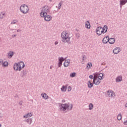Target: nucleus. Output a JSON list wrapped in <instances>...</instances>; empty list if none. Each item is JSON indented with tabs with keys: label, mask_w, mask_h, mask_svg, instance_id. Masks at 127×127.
I'll list each match as a JSON object with an SVG mask.
<instances>
[{
	"label": "nucleus",
	"mask_w": 127,
	"mask_h": 127,
	"mask_svg": "<svg viewBox=\"0 0 127 127\" xmlns=\"http://www.w3.org/2000/svg\"><path fill=\"white\" fill-rule=\"evenodd\" d=\"M114 95V92H113V91L111 90H109L107 92V95L108 97H110L111 98L113 97V95Z\"/></svg>",
	"instance_id": "nucleus-10"
},
{
	"label": "nucleus",
	"mask_w": 127,
	"mask_h": 127,
	"mask_svg": "<svg viewBox=\"0 0 127 127\" xmlns=\"http://www.w3.org/2000/svg\"><path fill=\"white\" fill-rule=\"evenodd\" d=\"M117 119L118 120V121H121V120H122V114L120 113L119 115H118Z\"/></svg>",
	"instance_id": "nucleus-30"
},
{
	"label": "nucleus",
	"mask_w": 127,
	"mask_h": 127,
	"mask_svg": "<svg viewBox=\"0 0 127 127\" xmlns=\"http://www.w3.org/2000/svg\"><path fill=\"white\" fill-rule=\"evenodd\" d=\"M44 19L46 21H50L52 19V17L50 15H47V13L45 14Z\"/></svg>",
	"instance_id": "nucleus-7"
},
{
	"label": "nucleus",
	"mask_w": 127,
	"mask_h": 127,
	"mask_svg": "<svg viewBox=\"0 0 127 127\" xmlns=\"http://www.w3.org/2000/svg\"><path fill=\"white\" fill-rule=\"evenodd\" d=\"M19 105H20V106H22V101H21L19 102Z\"/></svg>",
	"instance_id": "nucleus-44"
},
{
	"label": "nucleus",
	"mask_w": 127,
	"mask_h": 127,
	"mask_svg": "<svg viewBox=\"0 0 127 127\" xmlns=\"http://www.w3.org/2000/svg\"><path fill=\"white\" fill-rule=\"evenodd\" d=\"M55 45H57V44H58V41H56L55 42Z\"/></svg>",
	"instance_id": "nucleus-47"
},
{
	"label": "nucleus",
	"mask_w": 127,
	"mask_h": 127,
	"mask_svg": "<svg viewBox=\"0 0 127 127\" xmlns=\"http://www.w3.org/2000/svg\"><path fill=\"white\" fill-rule=\"evenodd\" d=\"M89 78L90 79H95L94 78V76L93 75H89Z\"/></svg>",
	"instance_id": "nucleus-38"
},
{
	"label": "nucleus",
	"mask_w": 127,
	"mask_h": 127,
	"mask_svg": "<svg viewBox=\"0 0 127 127\" xmlns=\"http://www.w3.org/2000/svg\"><path fill=\"white\" fill-rule=\"evenodd\" d=\"M102 65H104V64H102Z\"/></svg>",
	"instance_id": "nucleus-58"
},
{
	"label": "nucleus",
	"mask_w": 127,
	"mask_h": 127,
	"mask_svg": "<svg viewBox=\"0 0 127 127\" xmlns=\"http://www.w3.org/2000/svg\"><path fill=\"white\" fill-rule=\"evenodd\" d=\"M66 60V58H64L63 57H59V63L58 64V67H61L62 66V63H63V61H65Z\"/></svg>",
	"instance_id": "nucleus-6"
},
{
	"label": "nucleus",
	"mask_w": 127,
	"mask_h": 127,
	"mask_svg": "<svg viewBox=\"0 0 127 127\" xmlns=\"http://www.w3.org/2000/svg\"><path fill=\"white\" fill-rule=\"evenodd\" d=\"M76 36L77 38H79V37H80V34H79V33H76Z\"/></svg>",
	"instance_id": "nucleus-39"
},
{
	"label": "nucleus",
	"mask_w": 127,
	"mask_h": 127,
	"mask_svg": "<svg viewBox=\"0 0 127 127\" xmlns=\"http://www.w3.org/2000/svg\"><path fill=\"white\" fill-rule=\"evenodd\" d=\"M2 66L3 67H7V66H8V62L5 61L4 63H2Z\"/></svg>",
	"instance_id": "nucleus-22"
},
{
	"label": "nucleus",
	"mask_w": 127,
	"mask_h": 127,
	"mask_svg": "<svg viewBox=\"0 0 127 127\" xmlns=\"http://www.w3.org/2000/svg\"><path fill=\"white\" fill-rule=\"evenodd\" d=\"M14 97H15V98H17V97H18V96L17 94H16Z\"/></svg>",
	"instance_id": "nucleus-51"
},
{
	"label": "nucleus",
	"mask_w": 127,
	"mask_h": 127,
	"mask_svg": "<svg viewBox=\"0 0 127 127\" xmlns=\"http://www.w3.org/2000/svg\"><path fill=\"white\" fill-rule=\"evenodd\" d=\"M15 36H16V35L14 34V35H12V37H15Z\"/></svg>",
	"instance_id": "nucleus-52"
},
{
	"label": "nucleus",
	"mask_w": 127,
	"mask_h": 127,
	"mask_svg": "<svg viewBox=\"0 0 127 127\" xmlns=\"http://www.w3.org/2000/svg\"><path fill=\"white\" fill-rule=\"evenodd\" d=\"M19 66L22 67V68H24V67H25V64H24V63H23V62H21L19 63Z\"/></svg>",
	"instance_id": "nucleus-26"
},
{
	"label": "nucleus",
	"mask_w": 127,
	"mask_h": 127,
	"mask_svg": "<svg viewBox=\"0 0 127 127\" xmlns=\"http://www.w3.org/2000/svg\"><path fill=\"white\" fill-rule=\"evenodd\" d=\"M93 107H94V105H93V104L90 103L89 105V110H90V111L93 110Z\"/></svg>",
	"instance_id": "nucleus-27"
},
{
	"label": "nucleus",
	"mask_w": 127,
	"mask_h": 127,
	"mask_svg": "<svg viewBox=\"0 0 127 127\" xmlns=\"http://www.w3.org/2000/svg\"><path fill=\"white\" fill-rule=\"evenodd\" d=\"M86 68L89 69L91 68H92V63H88L87 64V65H86Z\"/></svg>",
	"instance_id": "nucleus-25"
},
{
	"label": "nucleus",
	"mask_w": 127,
	"mask_h": 127,
	"mask_svg": "<svg viewBox=\"0 0 127 127\" xmlns=\"http://www.w3.org/2000/svg\"><path fill=\"white\" fill-rule=\"evenodd\" d=\"M66 90H67V86L63 85L61 88V91H62V92H66Z\"/></svg>",
	"instance_id": "nucleus-23"
},
{
	"label": "nucleus",
	"mask_w": 127,
	"mask_h": 127,
	"mask_svg": "<svg viewBox=\"0 0 127 127\" xmlns=\"http://www.w3.org/2000/svg\"><path fill=\"white\" fill-rule=\"evenodd\" d=\"M25 122H26L27 124H29V125H31V123H32V119L29 118L28 119H26Z\"/></svg>",
	"instance_id": "nucleus-21"
},
{
	"label": "nucleus",
	"mask_w": 127,
	"mask_h": 127,
	"mask_svg": "<svg viewBox=\"0 0 127 127\" xmlns=\"http://www.w3.org/2000/svg\"><path fill=\"white\" fill-rule=\"evenodd\" d=\"M41 96L42 98H43L45 100H47V99H48V96L47 95V94H46V93L42 94Z\"/></svg>",
	"instance_id": "nucleus-24"
},
{
	"label": "nucleus",
	"mask_w": 127,
	"mask_h": 127,
	"mask_svg": "<svg viewBox=\"0 0 127 127\" xmlns=\"http://www.w3.org/2000/svg\"><path fill=\"white\" fill-rule=\"evenodd\" d=\"M0 127H1V124H0Z\"/></svg>",
	"instance_id": "nucleus-55"
},
{
	"label": "nucleus",
	"mask_w": 127,
	"mask_h": 127,
	"mask_svg": "<svg viewBox=\"0 0 127 127\" xmlns=\"http://www.w3.org/2000/svg\"><path fill=\"white\" fill-rule=\"evenodd\" d=\"M87 86L88 88H92V87L94 86V84L91 82V80H89L87 82Z\"/></svg>",
	"instance_id": "nucleus-19"
},
{
	"label": "nucleus",
	"mask_w": 127,
	"mask_h": 127,
	"mask_svg": "<svg viewBox=\"0 0 127 127\" xmlns=\"http://www.w3.org/2000/svg\"><path fill=\"white\" fill-rule=\"evenodd\" d=\"M32 114L31 113H28L26 115L24 116V118H29V117H31Z\"/></svg>",
	"instance_id": "nucleus-29"
},
{
	"label": "nucleus",
	"mask_w": 127,
	"mask_h": 127,
	"mask_svg": "<svg viewBox=\"0 0 127 127\" xmlns=\"http://www.w3.org/2000/svg\"><path fill=\"white\" fill-rule=\"evenodd\" d=\"M115 38H111L110 39H109L108 40V42L110 44H114V43H115Z\"/></svg>",
	"instance_id": "nucleus-16"
},
{
	"label": "nucleus",
	"mask_w": 127,
	"mask_h": 127,
	"mask_svg": "<svg viewBox=\"0 0 127 127\" xmlns=\"http://www.w3.org/2000/svg\"><path fill=\"white\" fill-rule=\"evenodd\" d=\"M98 75H99V80H103V79H104V76H105V74L103 73H98Z\"/></svg>",
	"instance_id": "nucleus-18"
},
{
	"label": "nucleus",
	"mask_w": 127,
	"mask_h": 127,
	"mask_svg": "<svg viewBox=\"0 0 127 127\" xmlns=\"http://www.w3.org/2000/svg\"><path fill=\"white\" fill-rule=\"evenodd\" d=\"M108 31V30H105L104 31V33H107V32Z\"/></svg>",
	"instance_id": "nucleus-49"
},
{
	"label": "nucleus",
	"mask_w": 127,
	"mask_h": 127,
	"mask_svg": "<svg viewBox=\"0 0 127 127\" xmlns=\"http://www.w3.org/2000/svg\"><path fill=\"white\" fill-rule=\"evenodd\" d=\"M96 81H97V78H94L93 80L92 84L94 85H96Z\"/></svg>",
	"instance_id": "nucleus-34"
},
{
	"label": "nucleus",
	"mask_w": 127,
	"mask_h": 127,
	"mask_svg": "<svg viewBox=\"0 0 127 127\" xmlns=\"http://www.w3.org/2000/svg\"><path fill=\"white\" fill-rule=\"evenodd\" d=\"M43 8H44V10H42L43 11H41L40 13V16L41 17H44L45 16V14L47 13V12H49L50 10L48 8V6H44Z\"/></svg>",
	"instance_id": "nucleus-4"
},
{
	"label": "nucleus",
	"mask_w": 127,
	"mask_h": 127,
	"mask_svg": "<svg viewBox=\"0 0 127 127\" xmlns=\"http://www.w3.org/2000/svg\"><path fill=\"white\" fill-rule=\"evenodd\" d=\"M72 109H73V104H72L69 105L67 103L61 104L60 105V109L64 113H67V111H72Z\"/></svg>",
	"instance_id": "nucleus-1"
},
{
	"label": "nucleus",
	"mask_w": 127,
	"mask_h": 127,
	"mask_svg": "<svg viewBox=\"0 0 127 127\" xmlns=\"http://www.w3.org/2000/svg\"><path fill=\"white\" fill-rule=\"evenodd\" d=\"M2 14V13H0V19H2V18H3V16H1V14Z\"/></svg>",
	"instance_id": "nucleus-40"
},
{
	"label": "nucleus",
	"mask_w": 127,
	"mask_h": 127,
	"mask_svg": "<svg viewBox=\"0 0 127 127\" xmlns=\"http://www.w3.org/2000/svg\"><path fill=\"white\" fill-rule=\"evenodd\" d=\"M3 62V61L2 59L0 60V65H1V63Z\"/></svg>",
	"instance_id": "nucleus-45"
},
{
	"label": "nucleus",
	"mask_w": 127,
	"mask_h": 127,
	"mask_svg": "<svg viewBox=\"0 0 127 127\" xmlns=\"http://www.w3.org/2000/svg\"><path fill=\"white\" fill-rule=\"evenodd\" d=\"M102 28H103V27L101 26H99L96 28V34H97V35H99V34H100V32L101 31V29H102Z\"/></svg>",
	"instance_id": "nucleus-15"
},
{
	"label": "nucleus",
	"mask_w": 127,
	"mask_h": 127,
	"mask_svg": "<svg viewBox=\"0 0 127 127\" xmlns=\"http://www.w3.org/2000/svg\"><path fill=\"white\" fill-rule=\"evenodd\" d=\"M14 55V52H13L12 51H10L8 53L7 58H11L12 57V56H13Z\"/></svg>",
	"instance_id": "nucleus-17"
},
{
	"label": "nucleus",
	"mask_w": 127,
	"mask_h": 127,
	"mask_svg": "<svg viewBox=\"0 0 127 127\" xmlns=\"http://www.w3.org/2000/svg\"><path fill=\"white\" fill-rule=\"evenodd\" d=\"M49 1H52V0H49Z\"/></svg>",
	"instance_id": "nucleus-56"
},
{
	"label": "nucleus",
	"mask_w": 127,
	"mask_h": 127,
	"mask_svg": "<svg viewBox=\"0 0 127 127\" xmlns=\"http://www.w3.org/2000/svg\"><path fill=\"white\" fill-rule=\"evenodd\" d=\"M62 5V1H61L59 3V6L58 7V9H60L61 8V6Z\"/></svg>",
	"instance_id": "nucleus-32"
},
{
	"label": "nucleus",
	"mask_w": 127,
	"mask_h": 127,
	"mask_svg": "<svg viewBox=\"0 0 127 127\" xmlns=\"http://www.w3.org/2000/svg\"><path fill=\"white\" fill-rule=\"evenodd\" d=\"M85 27L88 29H90L91 28V24H90V21H87L85 22Z\"/></svg>",
	"instance_id": "nucleus-14"
},
{
	"label": "nucleus",
	"mask_w": 127,
	"mask_h": 127,
	"mask_svg": "<svg viewBox=\"0 0 127 127\" xmlns=\"http://www.w3.org/2000/svg\"><path fill=\"white\" fill-rule=\"evenodd\" d=\"M18 67H19V64L18 63H15L13 65V69L15 71L18 70Z\"/></svg>",
	"instance_id": "nucleus-13"
},
{
	"label": "nucleus",
	"mask_w": 127,
	"mask_h": 127,
	"mask_svg": "<svg viewBox=\"0 0 127 127\" xmlns=\"http://www.w3.org/2000/svg\"><path fill=\"white\" fill-rule=\"evenodd\" d=\"M71 90H72V87H71V86H69L67 87V91H68V92H70L71 91Z\"/></svg>",
	"instance_id": "nucleus-35"
},
{
	"label": "nucleus",
	"mask_w": 127,
	"mask_h": 127,
	"mask_svg": "<svg viewBox=\"0 0 127 127\" xmlns=\"http://www.w3.org/2000/svg\"><path fill=\"white\" fill-rule=\"evenodd\" d=\"M17 22L16 20H14L13 21L11 22V24H15Z\"/></svg>",
	"instance_id": "nucleus-33"
},
{
	"label": "nucleus",
	"mask_w": 127,
	"mask_h": 127,
	"mask_svg": "<svg viewBox=\"0 0 127 127\" xmlns=\"http://www.w3.org/2000/svg\"><path fill=\"white\" fill-rule=\"evenodd\" d=\"M28 73V71H27V69H23L21 72H20V77L21 78H23V77H25L26 76H27V74Z\"/></svg>",
	"instance_id": "nucleus-5"
},
{
	"label": "nucleus",
	"mask_w": 127,
	"mask_h": 127,
	"mask_svg": "<svg viewBox=\"0 0 127 127\" xmlns=\"http://www.w3.org/2000/svg\"><path fill=\"white\" fill-rule=\"evenodd\" d=\"M4 14H5L4 13H3L2 14V15H4Z\"/></svg>",
	"instance_id": "nucleus-54"
},
{
	"label": "nucleus",
	"mask_w": 127,
	"mask_h": 127,
	"mask_svg": "<svg viewBox=\"0 0 127 127\" xmlns=\"http://www.w3.org/2000/svg\"><path fill=\"white\" fill-rule=\"evenodd\" d=\"M52 68H53V66H51L50 67V69H52Z\"/></svg>",
	"instance_id": "nucleus-53"
},
{
	"label": "nucleus",
	"mask_w": 127,
	"mask_h": 127,
	"mask_svg": "<svg viewBox=\"0 0 127 127\" xmlns=\"http://www.w3.org/2000/svg\"><path fill=\"white\" fill-rule=\"evenodd\" d=\"M103 33H105V31L102 30L101 31V33H99L98 36H100V35H102Z\"/></svg>",
	"instance_id": "nucleus-36"
},
{
	"label": "nucleus",
	"mask_w": 127,
	"mask_h": 127,
	"mask_svg": "<svg viewBox=\"0 0 127 127\" xmlns=\"http://www.w3.org/2000/svg\"><path fill=\"white\" fill-rule=\"evenodd\" d=\"M86 60V56L84 55L83 56V58H82V60Z\"/></svg>",
	"instance_id": "nucleus-43"
},
{
	"label": "nucleus",
	"mask_w": 127,
	"mask_h": 127,
	"mask_svg": "<svg viewBox=\"0 0 127 127\" xmlns=\"http://www.w3.org/2000/svg\"><path fill=\"white\" fill-rule=\"evenodd\" d=\"M70 63V61H68L67 60H65L64 63V67H68Z\"/></svg>",
	"instance_id": "nucleus-12"
},
{
	"label": "nucleus",
	"mask_w": 127,
	"mask_h": 127,
	"mask_svg": "<svg viewBox=\"0 0 127 127\" xmlns=\"http://www.w3.org/2000/svg\"><path fill=\"white\" fill-rule=\"evenodd\" d=\"M121 52V49L120 47H116L113 50V53L114 54H119Z\"/></svg>",
	"instance_id": "nucleus-9"
},
{
	"label": "nucleus",
	"mask_w": 127,
	"mask_h": 127,
	"mask_svg": "<svg viewBox=\"0 0 127 127\" xmlns=\"http://www.w3.org/2000/svg\"><path fill=\"white\" fill-rule=\"evenodd\" d=\"M62 103H65V100H63L62 101Z\"/></svg>",
	"instance_id": "nucleus-50"
},
{
	"label": "nucleus",
	"mask_w": 127,
	"mask_h": 127,
	"mask_svg": "<svg viewBox=\"0 0 127 127\" xmlns=\"http://www.w3.org/2000/svg\"><path fill=\"white\" fill-rule=\"evenodd\" d=\"M18 71H20L21 70H22V66H19L18 68Z\"/></svg>",
	"instance_id": "nucleus-37"
},
{
	"label": "nucleus",
	"mask_w": 127,
	"mask_h": 127,
	"mask_svg": "<svg viewBox=\"0 0 127 127\" xmlns=\"http://www.w3.org/2000/svg\"><path fill=\"white\" fill-rule=\"evenodd\" d=\"M76 76V72H72L70 74V77L72 78Z\"/></svg>",
	"instance_id": "nucleus-28"
},
{
	"label": "nucleus",
	"mask_w": 127,
	"mask_h": 127,
	"mask_svg": "<svg viewBox=\"0 0 127 127\" xmlns=\"http://www.w3.org/2000/svg\"><path fill=\"white\" fill-rule=\"evenodd\" d=\"M0 119H1V116H0Z\"/></svg>",
	"instance_id": "nucleus-57"
},
{
	"label": "nucleus",
	"mask_w": 127,
	"mask_h": 127,
	"mask_svg": "<svg viewBox=\"0 0 127 127\" xmlns=\"http://www.w3.org/2000/svg\"><path fill=\"white\" fill-rule=\"evenodd\" d=\"M127 2V0H120V7H122L123 5H125L126 3Z\"/></svg>",
	"instance_id": "nucleus-11"
},
{
	"label": "nucleus",
	"mask_w": 127,
	"mask_h": 127,
	"mask_svg": "<svg viewBox=\"0 0 127 127\" xmlns=\"http://www.w3.org/2000/svg\"><path fill=\"white\" fill-rule=\"evenodd\" d=\"M61 37L63 39L62 41L63 42H67L68 44H70L71 42H70V37L69 36V33H67V32H63L62 33Z\"/></svg>",
	"instance_id": "nucleus-2"
},
{
	"label": "nucleus",
	"mask_w": 127,
	"mask_h": 127,
	"mask_svg": "<svg viewBox=\"0 0 127 127\" xmlns=\"http://www.w3.org/2000/svg\"><path fill=\"white\" fill-rule=\"evenodd\" d=\"M109 36H106V37H104L102 40L103 43H104V44H107L108 42H109Z\"/></svg>",
	"instance_id": "nucleus-8"
},
{
	"label": "nucleus",
	"mask_w": 127,
	"mask_h": 127,
	"mask_svg": "<svg viewBox=\"0 0 127 127\" xmlns=\"http://www.w3.org/2000/svg\"><path fill=\"white\" fill-rule=\"evenodd\" d=\"M116 82H122L123 81V77L121 76H118L116 78Z\"/></svg>",
	"instance_id": "nucleus-20"
},
{
	"label": "nucleus",
	"mask_w": 127,
	"mask_h": 127,
	"mask_svg": "<svg viewBox=\"0 0 127 127\" xmlns=\"http://www.w3.org/2000/svg\"><path fill=\"white\" fill-rule=\"evenodd\" d=\"M100 83H101V81H99V80L96 79L95 85L96 86H98V85H99Z\"/></svg>",
	"instance_id": "nucleus-31"
},
{
	"label": "nucleus",
	"mask_w": 127,
	"mask_h": 127,
	"mask_svg": "<svg viewBox=\"0 0 127 127\" xmlns=\"http://www.w3.org/2000/svg\"><path fill=\"white\" fill-rule=\"evenodd\" d=\"M20 31H21V30L18 29V30H17V32H20Z\"/></svg>",
	"instance_id": "nucleus-48"
},
{
	"label": "nucleus",
	"mask_w": 127,
	"mask_h": 127,
	"mask_svg": "<svg viewBox=\"0 0 127 127\" xmlns=\"http://www.w3.org/2000/svg\"><path fill=\"white\" fill-rule=\"evenodd\" d=\"M102 29L103 31H105V30H106L105 28V26H104L103 28H102Z\"/></svg>",
	"instance_id": "nucleus-46"
},
{
	"label": "nucleus",
	"mask_w": 127,
	"mask_h": 127,
	"mask_svg": "<svg viewBox=\"0 0 127 127\" xmlns=\"http://www.w3.org/2000/svg\"><path fill=\"white\" fill-rule=\"evenodd\" d=\"M104 27L105 28V30H108V26L107 25H105Z\"/></svg>",
	"instance_id": "nucleus-42"
},
{
	"label": "nucleus",
	"mask_w": 127,
	"mask_h": 127,
	"mask_svg": "<svg viewBox=\"0 0 127 127\" xmlns=\"http://www.w3.org/2000/svg\"><path fill=\"white\" fill-rule=\"evenodd\" d=\"M20 11L22 12V13H24V14H25L26 13H27L28 12V10H29V8H28V6L26 4H23L21 5L20 8Z\"/></svg>",
	"instance_id": "nucleus-3"
},
{
	"label": "nucleus",
	"mask_w": 127,
	"mask_h": 127,
	"mask_svg": "<svg viewBox=\"0 0 127 127\" xmlns=\"http://www.w3.org/2000/svg\"><path fill=\"white\" fill-rule=\"evenodd\" d=\"M124 125L125 126H127V120L126 121L124 122Z\"/></svg>",
	"instance_id": "nucleus-41"
}]
</instances>
